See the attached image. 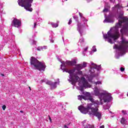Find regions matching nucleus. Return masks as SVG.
I'll return each mask as SVG.
<instances>
[{
    "label": "nucleus",
    "mask_w": 128,
    "mask_h": 128,
    "mask_svg": "<svg viewBox=\"0 0 128 128\" xmlns=\"http://www.w3.org/2000/svg\"><path fill=\"white\" fill-rule=\"evenodd\" d=\"M79 15H80V18H84V16L82 15V14L79 12Z\"/></svg>",
    "instance_id": "obj_29"
},
{
    "label": "nucleus",
    "mask_w": 128,
    "mask_h": 128,
    "mask_svg": "<svg viewBox=\"0 0 128 128\" xmlns=\"http://www.w3.org/2000/svg\"><path fill=\"white\" fill-rule=\"evenodd\" d=\"M105 16V18H106V16Z\"/></svg>",
    "instance_id": "obj_49"
},
{
    "label": "nucleus",
    "mask_w": 128,
    "mask_h": 128,
    "mask_svg": "<svg viewBox=\"0 0 128 128\" xmlns=\"http://www.w3.org/2000/svg\"><path fill=\"white\" fill-rule=\"evenodd\" d=\"M83 126H84V124L86 123V120L83 121Z\"/></svg>",
    "instance_id": "obj_38"
},
{
    "label": "nucleus",
    "mask_w": 128,
    "mask_h": 128,
    "mask_svg": "<svg viewBox=\"0 0 128 128\" xmlns=\"http://www.w3.org/2000/svg\"><path fill=\"white\" fill-rule=\"evenodd\" d=\"M51 26H52V28H58V24L52 22Z\"/></svg>",
    "instance_id": "obj_19"
},
{
    "label": "nucleus",
    "mask_w": 128,
    "mask_h": 128,
    "mask_svg": "<svg viewBox=\"0 0 128 128\" xmlns=\"http://www.w3.org/2000/svg\"><path fill=\"white\" fill-rule=\"evenodd\" d=\"M114 16H108L107 18H106L104 20V22H114Z\"/></svg>",
    "instance_id": "obj_13"
},
{
    "label": "nucleus",
    "mask_w": 128,
    "mask_h": 128,
    "mask_svg": "<svg viewBox=\"0 0 128 128\" xmlns=\"http://www.w3.org/2000/svg\"><path fill=\"white\" fill-rule=\"evenodd\" d=\"M122 113L123 114H124V115L127 114L126 112L125 111V110H122Z\"/></svg>",
    "instance_id": "obj_31"
},
{
    "label": "nucleus",
    "mask_w": 128,
    "mask_h": 128,
    "mask_svg": "<svg viewBox=\"0 0 128 128\" xmlns=\"http://www.w3.org/2000/svg\"><path fill=\"white\" fill-rule=\"evenodd\" d=\"M84 128H94V126H92L90 124H88L86 125V126Z\"/></svg>",
    "instance_id": "obj_22"
},
{
    "label": "nucleus",
    "mask_w": 128,
    "mask_h": 128,
    "mask_svg": "<svg viewBox=\"0 0 128 128\" xmlns=\"http://www.w3.org/2000/svg\"><path fill=\"white\" fill-rule=\"evenodd\" d=\"M58 82H52V81L48 80L46 79L42 80V82H46V84H48L50 86L52 90L56 88V84H60V79H57Z\"/></svg>",
    "instance_id": "obj_9"
},
{
    "label": "nucleus",
    "mask_w": 128,
    "mask_h": 128,
    "mask_svg": "<svg viewBox=\"0 0 128 128\" xmlns=\"http://www.w3.org/2000/svg\"><path fill=\"white\" fill-rule=\"evenodd\" d=\"M71 62H72V66H74V64H76V62H78V60H72Z\"/></svg>",
    "instance_id": "obj_23"
},
{
    "label": "nucleus",
    "mask_w": 128,
    "mask_h": 128,
    "mask_svg": "<svg viewBox=\"0 0 128 128\" xmlns=\"http://www.w3.org/2000/svg\"><path fill=\"white\" fill-rule=\"evenodd\" d=\"M114 48L116 49V54L115 57L116 58H120V56L126 54L128 48V40L126 38L122 37V40L120 42V46L115 44Z\"/></svg>",
    "instance_id": "obj_3"
},
{
    "label": "nucleus",
    "mask_w": 128,
    "mask_h": 128,
    "mask_svg": "<svg viewBox=\"0 0 128 128\" xmlns=\"http://www.w3.org/2000/svg\"><path fill=\"white\" fill-rule=\"evenodd\" d=\"M30 66L34 70H44L46 68V64L44 62H39V60L34 57H31Z\"/></svg>",
    "instance_id": "obj_5"
},
{
    "label": "nucleus",
    "mask_w": 128,
    "mask_h": 128,
    "mask_svg": "<svg viewBox=\"0 0 128 128\" xmlns=\"http://www.w3.org/2000/svg\"><path fill=\"white\" fill-rule=\"evenodd\" d=\"M42 50H46L48 48V46H42Z\"/></svg>",
    "instance_id": "obj_28"
},
{
    "label": "nucleus",
    "mask_w": 128,
    "mask_h": 128,
    "mask_svg": "<svg viewBox=\"0 0 128 128\" xmlns=\"http://www.w3.org/2000/svg\"><path fill=\"white\" fill-rule=\"evenodd\" d=\"M100 128H104V125H102L100 126Z\"/></svg>",
    "instance_id": "obj_33"
},
{
    "label": "nucleus",
    "mask_w": 128,
    "mask_h": 128,
    "mask_svg": "<svg viewBox=\"0 0 128 128\" xmlns=\"http://www.w3.org/2000/svg\"><path fill=\"white\" fill-rule=\"evenodd\" d=\"M91 66H90V70H89L90 74H94V72H96L94 70H100L101 68L100 66H98L92 62H91Z\"/></svg>",
    "instance_id": "obj_11"
},
{
    "label": "nucleus",
    "mask_w": 128,
    "mask_h": 128,
    "mask_svg": "<svg viewBox=\"0 0 128 128\" xmlns=\"http://www.w3.org/2000/svg\"><path fill=\"white\" fill-rule=\"evenodd\" d=\"M124 70H125L124 68L121 67V68H120V72H124Z\"/></svg>",
    "instance_id": "obj_26"
},
{
    "label": "nucleus",
    "mask_w": 128,
    "mask_h": 128,
    "mask_svg": "<svg viewBox=\"0 0 128 128\" xmlns=\"http://www.w3.org/2000/svg\"><path fill=\"white\" fill-rule=\"evenodd\" d=\"M66 1H67L68 0H66Z\"/></svg>",
    "instance_id": "obj_48"
},
{
    "label": "nucleus",
    "mask_w": 128,
    "mask_h": 128,
    "mask_svg": "<svg viewBox=\"0 0 128 128\" xmlns=\"http://www.w3.org/2000/svg\"><path fill=\"white\" fill-rule=\"evenodd\" d=\"M64 128H68V126H66V125H64Z\"/></svg>",
    "instance_id": "obj_39"
},
{
    "label": "nucleus",
    "mask_w": 128,
    "mask_h": 128,
    "mask_svg": "<svg viewBox=\"0 0 128 128\" xmlns=\"http://www.w3.org/2000/svg\"><path fill=\"white\" fill-rule=\"evenodd\" d=\"M49 116V120H50V122H52V118H50V116Z\"/></svg>",
    "instance_id": "obj_35"
},
{
    "label": "nucleus",
    "mask_w": 128,
    "mask_h": 128,
    "mask_svg": "<svg viewBox=\"0 0 128 128\" xmlns=\"http://www.w3.org/2000/svg\"><path fill=\"white\" fill-rule=\"evenodd\" d=\"M2 76H4V74H2Z\"/></svg>",
    "instance_id": "obj_45"
},
{
    "label": "nucleus",
    "mask_w": 128,
    "mask_h": 128,
    "mask_svg": "<svg viewBox=\"0 0 128 128\" xmlns=\"http://www.w3.org/2000/svg\"><path fill=\"white\" fill-rule=\"evenodd\" d=\"M38 50H42V46H39L37 48Z\"/></svg>",
    "instance_id": "obj_25"
},
{
    "label": "nucleus",
    "mask_w": 128,
    "mask_h": 128,
    "mask_svg": "<svg viewBox=\"0 0 128 128\" xmlns=\"http://www.w3.org/2000/svg\"><path fill=\"white\" fill-rule=\"evenodd\" d=\"M36 20L37 22H42V20L40 18H38Z\"/></svg>",
    "instance_id": "obj_32"
},
{
    "label": "nucleus",
    "mask_w": 128,
    "mask_h": 128,
    "mask_svg": "<svg viewBox=\"0 0 128 128\" xmlns=\"http://www.w3.org/2000/svg\"><path fill=\"white\" fill-rule=\"evenodd\" d=\"M20 112H24V111L20 110Z\"/></svg>",
    "instance_id": "obj_42"
},
{
    "label": "nucleus",
    "mask_w": 128,
    "mask_h": 128,
    "mask_svg": "<svg viewBox=\"0 0 128 128\" xmlns=\"http://www.w3.org/2000/svg\"><path fill=\"white\" fill-rule=\"evenodd\" d=\"M79 90H80L81 94H84V97L86 98V100H90V102H92V104H94V102L96 101V100H94V99L90 96V93L86 92H84V88H80Z\"/></svg>",
    "instance_id": "obj_8"
},
{
    "label": "nucleus",
    "mask_w": 128,
    "mask_h": 128,
    "mask_svg": "<svg viewBox=\"0 0 128 128\" xmlns=\"http://www.w3.org/2000/svg\"><path fill=\"white\" fill-rule=\"evenodd\" d=\"M34 2V0H18V6L24 8V10L28 12H32V3Z\"/></svg>",
    "instance_id": "obj_6"
},
{
    "label": "nucleus",
    "mask_w": 128,
    "mask_h": 128,
    "mask_svg": "<svg viewBox=\"0 0 128 128\" xmlns=\"http://www.w3.org/2000/svg\"><path fill=\"white\" fill-rule=\"evenodd\" d=\"M96 52V46H93L92 49V52Z\"/></svg>",
    "instance_id": "obj_24"
},
{
    "label": "nucleus",
    "mask_w": 128,
    "mask_h": 128,
    "mask_svg": "<svg viewBox=\"0 0 128 128\" xmlns=\"http://www.w3.org/2000/svg\"><path fill=\"white\" fill-rule=\"evenodd\" d=\"M72 18H70L68 22V24H72Z\"/></svg>",
    "instance_id": "obj_27"
},
{
    "label": "nucleus",
    "mask_w": 128,
    "mask_h": 128,
    "mask_svg": "<svg viewBox=\"0 0 128 128\" xmlns=\"http://www.w3.org/2000/svg\"><path fill=\"white\" fill-rule=\"evenodd\" d=\"M82 99L84 100H86V97H84V96H78V100H82Z\"/></svg>",
    "instance_id": "obj_17"
},
{
    "label": "nucleus",
    "mask_w": 128,
    "mask_h": 128,
    "mask_svg": "<svg viewBox=\"0 0 128 128\" xmlns=\"http://www.w3.org/2000/svg\"><path fill=\"white\" fill-rule=\"evenodd\" d=\"M51 34L52 35V36H54V32H52V31L51 32Z\"/></svg>",
    "instance_id": "obj_36"
},
{
    "label": "nucleus",
    "mask_w": 128,
    "mask_h": 128,
    "mask_svg": "<svg viewBox=\"0 0 128 128\" xmlns=\"http://www.w3.org/2000/svg\"><path fill=\"white\" fill-rule=\"evenodd\" d=\"M81 22H83V23H81L82 24H86V22H88V20L86 19L84 17H82V18H80Z\"/></svg>",
    "instance_id": "obj_18"
},
{
    "label": "nucleus",
    "mask_w": 128,
    "mask_h": 128,
    "mask_svg": "<svg viewBox=\"0 0 128 128\" xmlns=\"http://www.w3.org/2000/svg\"><path fill=\"white\" fill-rule=\"evenodd\" d=\"M104 110H106V108H104Z\"/></svg>",
    "instance_id": "obj_47"
},
{
    "label": "nucleus",
    "mask_w": 128,
    "mask_h": 128,
    "mask_svg": "<svg viewBox=\"0 0 128 128\" xmlns=\"http://www.w3.org/2000/svg\"><path fill=\"white\" fill-rule=\"evenodd\" d=\"M73 88H74V86H73Z\"/></svg>",
    "instance_id": "obj_46"
},
{
    "label": "nucleus",
    "mask_w": 128,
    "mask_h": 128,
    "mask_svg": "<svg viewBox=\"0 0 128 128\" xmlns=\"http://www.w3.org/2000/svg\"><path fill=\"white\" fill-rule=\"evenodd\" d=\"M29 89H30V90H31V89H30V87H29Z\"/></svg>",
    "instance_id": "obj_44"
},
{
    "label": "nucleus",
    "mask_w": 128,
    "mask_h": 128,
    "mask_svg": "<svg viewBox=\"0 0 128 128\" xmlns=\"http://www.w3.org/2000/svg\"><path fill=\"white\" fill-rule=\"evenodd\" d=\"M100 104H102L98 100H96L94 102V104H88L86 108L81 105L78 107V109L82 114H88L90 116H95L98 118V120H100L102 119V113L98 112V108Z\"/></svg>",
    "instance_id": "obj_2"
},
{
    "label": "nucleus",
    "mask_w": 128,
    "mask_h": 128,
    "mask_svg": "<svg viewBox=\"0 0 128 128\" xmlns=\"http://www.w3.org/2000/svg\"><path fill=\"white\" fill-rule=\"evenodd\" d=\"M6 108V105H4L2 106V108L4 110H5Z\"/></svg>",
    "instance_id": "obj_30"
},
{
    "label": "nucleus",
    "mask_w": 128,
    "mask_h": 128,
    "mask_svg": "<svg viewBox=\"0 0 128 128\" xmlns=\"http://www.w3.org/2000/svg\"><path fill=\"white\" fill-rule=\"evenodd\" d=\"M120 122L122 124H124L126 122V119H124V118H122L120 120Z\"/></svg>",
    "instance_id": "obj_21"
},
{
    "label": "nucleus",
    "mask_w": 128,
    "mask_h": 128,
    "mask_svg": "<svg viewBox=\"0 0 128 128\" xmlns=\"http://www.w3.org/2000/svg\"><path fill=\"white\" fill-rule=\"evenodd\" d=\"M50 42H52V43L54 42V40H50Z\"/></svg>",
    "instance_id": "obj_40"
},
{
    "label": "nucleus",
    "mask_w": 128,
    "mask_h": 128,
    "mask_svg": "<svg viewBox=\"0 0 128 128\" xmlns=\"http://www.w3.org/2000/svg\"><path fill=\"white\" fill-rule=\"evenodd\" d=\"M78 46H84V39L82 37H80L78 42Z\"/></svg>",
    "instance_id": "obj_16"
},
{
    "label": "nucleus",
    "mask_w": 128,
    "mask_h": 128,
    "mask_svg": "<svg viewBox=\"0 0 128 128\" xmlns=\"http://www.w3.org/2000/svg\"><path fill=\"white\" fill-rule=\"evenodd\" d=\"M61 69L63 70V72H66L70 74L68 81L69 82H70L72 86H76V84L78 82L80 86H81V88H90L92 86L88 84V82L86 78L84 77L80 78L78 76V74L77 73L76 74H74V72H76V67L74 69L68 70L64 67L63 68L62 66H61Z\"/></svg>",
    "instance_id": "obj_1"
},
{
    "label": "nucleus",
    "mask_w": 128,
    "mask_h": 128,
    "mask_svg": "<svg viewBox=\"0 0 128 128\" xmlns=\"http://www.w3.org/2000/svg\"><path fill=\"white\" fill-rule=\"evenodd\" d=\"M33 44H36V41H33Z\"/></svg>",
    "instance_id": "obj_41"
},
{
    "label": "nucleus",
    "mask_w": 128,
    "mask_h": 128,
    "mask_svg": "<svg viewBox=\"0 0 128 128\" xmlns=\"http://www.w3.org/2000/svg\"><path fill=\"white\" fill-rule=\"evenodd\" d=\"M61 62L62 64L60 66H64V68H66V66H72V61H66V62L62 61Z\"/></svg>",
    "instance_id": "obj_14"
},
{
    "label": "nucleus",
    "mask_w": 128,
    "mask_h": 128,
    "mask_svg": "<svg viewBox=\"0 0 128 128\" xmlns=\"http://www.w3.org/2000/svg\"><path fill=\"white\" fill-rule=\"evenodd\" d=\"M110 6L106 8V6H104V8L103 10V12H108V8H110Z\"/></svg>",
    "instance_id": "obj_20"
},
{
    "label": "nucleus",
    "mask_w": 128,
    "mask_h": 128,
    "mask_svg": "<svg viewBox=\"0 0 128 128\" xmlns=\"http://www.w3.org/2000/svg\"><path fill=\"white\" fill-rule=\"evenodd\" d=\"M36 22H34V28H36Z\"/></svg>",
    "instance_id": "obj_34"
},
{
    "label": "nucleus",
    "mask_w": 128,
    "mask_h": 128,
    "mask_svg": "<svg viewBox=\"0 0 128 128\" xmlns=\"http://www.w3.org/2000/svg\"><path fill=\"white\" fill-rule=\"evenodd\" d=\"M12 26L15 28H20L22 26V22L17 18H14L12 21Z\"/></svg>",
    "instance_id": "obj_12"
},
{
    "label": "nucleus",
    "mask_w": 128,
    "mask_h": 128,
    "mask_svg": "<svg viewBox=\"0 0 128 128\" xmlns=\"http://www.w3.org/2000/svg\"><path fill=\"white\" fill-rule=\"evenodd\" d=\"M84 52H86L88 50V48H86L84 49Z\"/></svg>",
    "instance_id": "obj_37"
},
{
    "label": "nucleus",
    "mask_w": 128,
    "mask_h": 128,
    "mask_svg": "<svg viewBox=\"0 0 128 128\" xmlns=\"http://www.w3.org/2000/svg\"><path fill=\"white\" fill-rule=\"evenodd\" d=\"M87 63L86 62H83V64H78L76 65V74H82V72L80 71V70H82L84 68L86 67Z\"/></svg>",
    "instance_id": "obj_10"
},
{
    "label": "nucleus",
    "mask_w": 128,
    "mask_h": 128,
    "mask_svg": "<svg viewBox=\"0 0 128 128\" xmlns=\"http://www.w3.org/2000/svg\"><path fill=\"white\" fill-rule=\"evenodd\" d=\"M93 94L98 96L100 100L99 102L102 104V100L104 102H110L112 100V97L110 93L108 92V91L102 90V92H100V89H98V87H94V90Z\"/></svg>",
    "instance_id": "obj_4"
},
{
    "label": "nucleus",
    "mask_w": 128,
    "mask_h": 128,
    "mask_svg": "<svg viewBox=\"0 0 128 128\" xmlns=\"http://www.w3.org/2000/svg\"><path fill=\"white\" fill-rule=\"evenodd\" d=\"M74 18L76 22H78L76 28L77 30L81 36H82L84 34V28H88V26L84 23L82 24V22H78V16H74Z\"/></svg>",
    "instance_id": "obj_7"
},
{
    "label": "nucleus",
    "mask_w": 128,
    "mask_h": 128,
    "mask_svg": "<svg viewBox=\"0 0 128 128\" xmlns=\"http://www.w3.org/2000/svg\"><path fill=\"white\" fill-rule=\"evenodd\" d=\"M111 2H112V0H110Z\"/></svg>",
    "instance_id": "obj_43"
},
{
    "label": "nucleus",
    "mask_w": 128,
    "mask_h": 128,
    "mask_svg": "<svg viewBox=\"0 0 128 128\" xmlns=\"http://www.w3.org/2000/svg\"><path fill=\"white\" fill-rule=\"evenodd\" d=\"M88 82H92V84H96V86H98V84H102V82L100 81H98L97 82H92V76H88Z\"/></svg>",
    "instance_id": "obj_15"
}]
</instances>
